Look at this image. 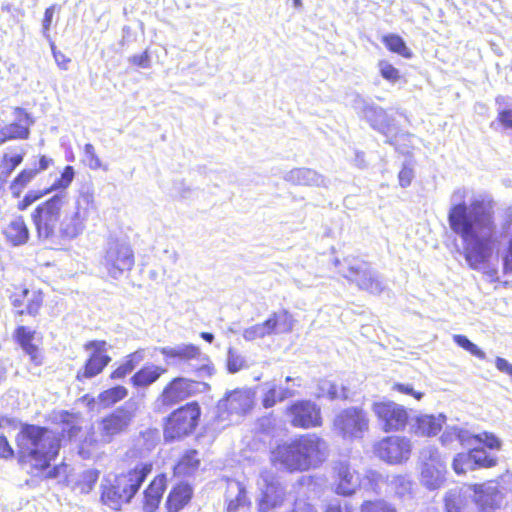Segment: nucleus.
Instances as JSON below:
<instances>
[{"instance_id": "f257e3e1", "label": "nucleus", "mask_w": 512, "mask_h": 512, "mask_svg": "<svg viewBox=\"0 0 512 512\" xmlns=\"http://www.w3.org/2000/svg\"><path fill=\"white\" fill-rule=\"evenodd\" d=\"M469 190H454L450 197L448 222L463 244V255L472 269H479L492 255L497 239L495 202L486 193H477L466 203Z\"/></svg>"}, {"instance_id": "f03ea898", "label": "nucleus", "mask_w": 512, "mask_h": 512, "mask_svg": "<svg viewBox=\"0 0 512 512\" xmlns=\"http://www.w3.org/2000/svg\"><path fill=\"white\" fill-rule=\"evenodd\" d=\"M68 202V194L60 192L33 210L31 221L39 242L53 247L84 232L90 212L96 209L93 191L89 188L80 190L70 208Z\"/></svg>"}, {"instance_id": "7ed1b4c3", "label": "nucleus", "mask_w": 512, "mask_h": 512, "mask_svg": "<svg viewBox=\"0 0 512 512\" xmlns=\"http://www.w3.org/2000/svg\"><path fill=\"white\" fill-rule=\"evenodd\" d=\"M22 461L44 470L59 451L60 441L56 433L35 425H25L16 437Z\"/></svg>"}, {"instance_id": "20e7f679", "label": "nucleus", "mask_w": 512, "mask_h": 512, "mask_svg": "<svg viewBox=\"0 0 512 512\" xmlns=\"http://www.w3.org/2000/svg\"><path fill=\"white\" fill-rule=\"evenodd\" d=\"M151 470L150 463H138L126 472L105 476L101 482L102 503L115 511L129 504Z\"/></svg>"}, {"instance_id": "39448f33", "label": "nucleus", "mask_w": 512, "mask_h": 512, "mask_svg": "<svg viewBox=\"0 0 512 512\" xmlns=\"http://www.w3.org/2000/svg\"><path fill=\"white\" fill-rule=\"evenodd\" d=\"M134 263V251L127 240L108 239L100 259V266L105 269L108 276L119 279L133 268Z\"/></svg>"}, {"instance_id": "423d86ee", "label": "nucleus", "mask_w": 512, "mask_h": 512, "mask_svg": "<svg viewBox=\"0 0 512 512\" xmlns=\"http://www.w3.org/2000/svg\"><path fill=\"white\" fill-rule=\"evenodd\" d=\"M334 265L339 267V274L356 283L359 289L372 294H379L383 291V283L378 275L372 271L369 263L357 257H347L343 261L336 258Z\"/></svg>"}, {"instance_id": "0eeeda50", "label": "nucleus", "mask_w": 512, "mask_h": 512, "mask_svg": "<svg viewBox=\"0 0 512 512\" xmlns=\"http://www.w3.org/2000/svg\"><path fill=\"white\" fill-rule=\"evenodd\" d=\"M160 353L167 359L175 360L174 363H185L197 377L205 378L213 374L214 367L209 357L202 353L198 346L193 344H179L174 347H162ZM173 364V362H167Z\"/></svg>"}, {"instance_id": "6e6552de", "label": "nucleus", "mask_w": 512, "mask_h": 512, "mask_svg": "<svg viewBox=\"0 0 512 512\" xmlns=\"http://www.w3.org/2000/svg\"><path fill=\"white\" fill-rule=\"evenodd\" d=\"M137 409V403L128 400L121 407L102 418L98 426L102 441L109 443L115 436L126 432L136 415Z\"/></svg>"}, {"instance_id": "1a4fd4ad", "label": "nucleus", "mask_w": 512, "mask_h": 512, "mask_svg": "<svg viewBox=\"0 0 512 512\" xmlns=\"http://www.w3.org/2000/svg\"><path fill=\"white\" fill-rule=\"evenodd\" d=\"M355 108L360 111L361 115L370 123L373 129L387 137L388 143L396 147L398 146L399 139L405 135L395 133L394 119L383 108L368 104L361 98L356 100Z\"/></svg>"}, {"instance_id": "9d476101", "label": "nucleus", "mask_w": 512, "mask_h": 512, "mask_svg": "<svg viewBox=\"0 0 512 512\" xmlns=\"http://www.w3.org/2000/svg\"><path fill=\"white\" fill-rule=\"evenodd\" d=\"M200 417V407L192 402L175 410L168 418L164 436L174 440L190 434L197 426Z\"/></svg>"}, {"instance_id": "9b49d317", "label": "nucleus", "mask_w": 512, "mask_h": 512, "mask_svg": "<svg viewBox=\"0 0 512 512\" xmlns=\"http://www.w3.org/2000/svg\"><path fill=\"white\" fill-rule=\"evenodd\" d=\"M257 487V504L260 512H268L283 505L286 491L272 472H261L257 480Z\"/></svg>"}, {"instance_id": "f8f14e48", "label": "nucleus", "mask_w": 512, "mask_h": 512, "mask_svg": "<svg viewBox=\"0 0 512 512\" xmlns=\"http://www.w3.org/2000/svg\"><path fill=\"white\" fill-rule=\"evenodd\" d=\"M421 483L429 490L440 488L445 482L446 463L438 450L425 447L420 453Z\"/></svg>"}, {"instance_id": "ddd939ff", "label": "nucleus", "mask_w": 512, "mask_h": 512, "mask_svg": "<svg viewBox=\"0 0 512 512\" xmlns=\"http://www.w3.org/2000/svg\"><path fill=\"white\" fill-rule=\"evenodd\" d=\"M294 319L287 311L273 312L267 320L244 329L242 336L246 341H255L275 333H289Z\"/></svg>"}, {"instance_id": "4468645a", "label": "nucleus", "mask_w": 512, "mask_h": 512, "mask_svg": "<svg viewBox=\"0 0 512 512\" xmlns=\"http://www.w3.org/2000/svg\"><path fill=\"white\" fill-rule=\"evenodd\" d=\"M333 427L345 439H358L368 430L369 420L361 409L348 408L336 415Z\"/></svg>"}, {"instance_id": "2eb2a0df", "label": "nucleus", "mask_w": 512, "mask_h": 512, "mask_svg": "<svg viewBox=\"0 0 512 512\" xmlns=\"http://www.w3.org/2000/svg\"><path fill=\"white\" fill-rule=\"evenodd\" d=\"M372 411L385 432L403 430L408 423L407 409L396 402H376L372 406Z\"/></svg>"}, {"instance_id": "dca6fc26", "label": "nucleus", "mask_w": 512, "mask_h": 512, "mask_svg": "<svg viewBox=\"0 0 512 512\" xmlns=\"http://www.w3.org/2000/svg\"><path fill=\"white\" fill-rule=\"evenodd\" d=\"M297 450L300 451V458L304 464L305 471L310 468L319 467L328 456V445L325 440L315 434L303 435L293 440Z\"/></svg>"}, {"instance_id": "f3484780", "label": "nucleus", "mask_w": 512, "mask_h": 512, "mask_svg": "<svg viewBox=\"0 0 512 512\" xmlns=\"http://www.w3.org/2000/svg\"><path fill=\"white\" fill-rule=\"evenodd\" d=\"M375 453L389 464H400L409 459L411 442L406 437L388 436L376 444Z\"/></svg>"}, {"instance_id": "a211bd4d", "label": "nucleus", "mask_w": 512, "mask_h": 512, "mask_svg": "<svg viewBox=\"0 0 512 512\" xmlns=\"http://www.w3.org/2000/svg\"><path fill=\"white\" fill-rule=\"evenodd\" d=\"M209 386L205 382L192 381L184 377L173 379L163 390L160 401L163 405H174L188 398L197 391H206Z\"/></svg>"}, {"instance_id": "6ab92c4d", "label": "nucleus", "mask_w": 512, "mask_h": 512, "mask_svg": "<svg viewBox=\"0 0 512 512\" xmlns=\"http://www.w3.org/2000/svg\"><path fill=\"white\" fill-rule=\"evenodd\" d=\"M291 424L300 428H311L321 425V410L310 400L294 402L288 408Z\"/></svg>"}, {"instance_id": "aec40b11", "label": "nucleus", "mask_w": 512, "mask_h": 512, "mask_svg": "<svg viewBox=\"0 0 512 512\" xmlns=\"http://www.w3.org/2000/svg\"><path fill=\"white\" fill-rule=\"evenodd\" d=\"M85 350L90 351V357L87 360L83 372L79 371L78 379L93 378L97 376L111 361L107 354V343L105 341H90L85 344Z\"/></svg>"}, {"instance_id": "412c9836", "label": "nucleus", "mask_w": 512, "mask_h": 512, "mask_svg": "<svg viewBox=\"0 0 512 512\" xmlns=\"http://www.w3.org/2000/svg\"><path fill=\"white\" fill-rule=\"evenodd\" d=\"M15 121L0 128V145L9 140H25L30 135L33 120L23 108L14 109Z\"/></svg>"}, {"instance_id": "4be33fe9", "label": "nucleus", "mask_w": 512, "mask_h": 512, "mask_svg": "<svg viewBox=\"0 0 512 512\" xmlns=\"http://www.w3.org/2000/svg\"><path fill=\"white\" fill-rule=\"evenodd\" d=\"M472 497L479 512H492L498 509L503 500V494L494 482H488L472 488Z\"/></svg>"}, {"instance_id": "5701e85b", "label": "nucleus", "mask_w": 512, "mask_h": 512, "mask_svg": "<svg viewBox=\"0 0 512 512\" xmlns=\"http://www.w3.org/2000/svg\"><path fill=\"white\" fill-rule=\"evenodd\" d=\"M300 456V451L297 450L293 440L277 446L272 451L273 463L290 472L305 471V462L302 461Z\"/></svg>"}, {"instance_id": "b1692460", "label": "nucleus", "mask_w": 512, "mask_h": 512, "mask_svg": "<svg viewBox=\"0 0 512 512\" xmlns=\"http://www.w3.org/2000/svg\"><path fill=\"white\" fill-rule=\"evenodd\" d=\"M366 477L371 482L373 490L377 493L380 492L382 483H386L389 491L399 498H405L411 493L412 482L405 476L394 475L385 480L378 472L368 471Z\"/></svg>"}, {"instance_id": "393cba45", "label": "nucleus", "mask_w": 512, "mask_h": 512, "mask_svg": "<svg viewBox=\"0 0 512 512\" xmlns=\"http://www.w3.org/2000/svg\"><path fill=\"white\" fill-rule=\"evenodd\" d=\"M472 500V487L462 485L449 489L444 495L446 512H469Z\"/></svg>"}, {"instance_id": "a878e982", "label": "nucleus", "mask_w": 512, "mask_h": 512, "mask_svg": "<svg viewBox=\"0 0 512 512\" xmlns=\"http://www.w3.org/2000/svg\"><path fill=\"white\" fill-rule=\"evenodd\" d=\"M446 421V416L438 415H419L410 422V431L417 436L432 437L439 433Z\"/></svg>"}, {"instance_id": "bb28decb", "label": "nucleus", "mask_w": 512, "mask_h": 512, "mask_svg": "<svg viewBox=\"0 0 512 512\" xmlns=\"http://www.w3.org/2000/svg\"><path fill=\"white\" fill-rule=\"evenodd\" d=\"M285 181L294 185L310 187H328L329 180L311 168H294L284 176Z\"/></svg>"}, {"instance_id": "cd10ccee", "label": "nucleus", "mask_w": 512, "mask_h": 512, "mask_svg": "<svg viewBox=\"0 0 512 512\" xmlns=\"http://www.w3.org/2000/svg\"><path fill=\"white\" fill-rule=\"evenodd\" d=\"M334 470L337 475L336 493L344 496L353 494L360 485L358 473L346 462L336 463Z\"/></svg>"}, {"instance_id": "c85d7f7f", "label": "nucleus", "mask_w": 512, "mask_h": 512, "mask_svg": "<svg viewBox=\"0 0 512 512\" xmlns=\"http://www.w3.org/2000/svg\"><path fill=\"white\" fill-rule=\"evenodd\" d=\"M254 403V393L250 389H238L229 393L221 404L232 414H245L251 410Z\"/></svg>"}, {"instance_id": "c756f323", "label": "nucleus", "mask_w": 512, "mask_h": 512, "mask_svg": "<svg viewBox=\"0 0 512 512\" xmlns=\"http://www.w3.org/2000/svg\"><path fill=\"white\" fill-rule=\"evenodd\" d=\"M3 233L6 241L14 247L26 244L30 238L29 229L21 215L14 216L5 227Z\"/></svg>"}, {"instance_id": "7c9ffc66", "label": "nucleus", "mask_w": 512, "mask_h": 512, "mask_svg": "<svg viewBox=\"0 0 512 512\" xmlns=\"http://www.w3.org/2000/svg\"><path fill=\"white\" fill-rule=\"evenodd\" d=\"M166 488V477L158 475L144 491L143 509L145 512H154Z\"/></svg>"}, {"instance_id": "2f4dec72", "label": "nucleus", "mask_w": 512, "mask_h": 512, "mask_svg": "<svg viewBox=\"0 0 512 512\" xmlns=\"http://www.w3.org/2000/svg\"><path fill=\"white\" fill-rule=\"evenodd\" d=\"M35 331L30 330L25 326H19L15 331V338L24 352L30 356L31 361L36 365L42 363L39 349L32 343Z\"/></svg>"}, {"instance_id": "473e14b6", "label": "nucleus", "mask_w": 512, "mask_h": 512, "mask_svg": "<svg viewBox=\"0 0 512 512\" xmlns=\"http://www.w3.org/2000/svg\"><path fill=\"white\" fill-rule=\"evenodd\" d=\"M192 497V488L188 484H179L169 493L167 499L168 512H179L189 503Z\"/></svg>"}, {"instance_id": "72a5a7b5", "label": "nucleus", "mask_w": 512, "mask_h": 512, "mask_svg": "<svg viewBox=\"0 0 512 512\" xmlns=\"http://www.w3.org/2000/svg\"><path fill=\"white\" fill-rule=\"evenodd\" d=\"M165 372L166 368L154 364H149L136 372L132 376L131 382L135 387L145 388L155 383Z\"/></svg>"}, {"instance_id": "f704fd0d", "label": "nucleus", "mask_w": 512, "mask_h": 512, "mask_svg": "<svg viewBox=\"0 0 512 512\" xmlns=\"http://www.w3.org/2000/svg\"><path fill=\"white\" fill-rule=\"evenodd\" d=\"M43 299L42 295L36 291H29L28 289H24L21 295H16L13 299V305L15 307H20L25 305L26 310L19 311L20 314L28 313L30 315H36L42 305Z\"/></svg>"}, {"instance_id": "c9c22d12", "label": "nucleus", "mask_w": 512, "mask_h": 512, "mask_svg": "<svg viewBox=\"0 0 512 512\" xmlns=\"http://www.w3.org/2000/svg\"><path fill=\"white\" fill-rule=\"evenodd\" d=\"M450 436H455L457 442L464 447H476L481 444L482 436L471 434L468 430L458 427H448L441 436V442H448Z\"/></svg>"}, {"instance_id": "e433bc0d", "label": "nucleus", "mask_w": 512, "mask_h": 512, "mask_svg": "<svg viewBox=\"0 0 512 512\" xmlns=\"http://www.w3.org/2000/svg\"><path fill=\"white\" fill-rule=\"evenodd\" d=\"M248 499L244 486L238 481H231L228 483L227 490V511L234 512L240 506H244Z\"/></svg>"}, {"instance_id": "4c0bfd02", "label": "nucleus", "mask_w": 512, "mask_h": 512, "mask_svg": "<svg viewBox=\"0 0 512 512\" xmlns=\"http://www.w3.org/2000/svg\"><path fill=\"white\" fill-rule=\"evenodd\" d=\"M200 465L198 453L195 450L187 451L178 461L174 467V473L177 476H191L194 474Z\"/></svg>"}, {"instance_id": "58836bf2", "label": "nucleus", "mask_w": 512, "mask_h": 512, "mask_svg": "<svg viewBox=\"0 0 512 512\" xmlns=\"http://www.w3.org/2000/svg\"><path fill=\"white\" fill-rule=\"evenodd\" d=\"M497 106V120L506 129H512V98L498 96L495 100Z\"/></svg>"}, {"instance_id": "ea45409f", "label": "nucleus", "mask_w": 512, "mask_h": 512, "mask_svg": "<svg viewBox=\"0 0 512 512\" xmlns=\"http://www.w3.org/2000/svg\"><path fill=\"white\" fill-rule=\"evenodd\" d=\"M317 397H327L333 399H346L348 397L344 387L338 388L333 382L323 379L318 382Z\"/></svg>"}, {"instance_id": "a19ab883", "label": "nucleus", "mask_w": 512, "mask_h": 512, "mask_svg": "<svg viewBox=\"0 0 512 512\" xmlns=\"http://www.w3.org/2000/svg\"><path fill=\"white\" fill-rule=\"evenodd\" d=\"M261 387L263 390L262 405L265 408H271L276 403L284 401V398H281L279 395V386L274 381H267Z\"/></svg>"}, {"instance_id": "79ce46f5", "label": "nucleus", "mask_w": 512, "mask_h": 512, "mask_svg": "<svg viewBox=\"0 0 512 512\" xmlns=\"http://www.w3.org/2000/svg\"><path fill=\"white\" fill-rule=\"evenodd\" d=\"M128 394V390L124 386H116L101 392L98 401L104 407H109L124 399Z\"/></svg>"}, {"instance_id": "37998d69", "label": "nucleus", "mask_w": 512, "mask_h": 512, "mask_svg": "<svg viewBox=\"0 0 512 512\" xmlns=\"http://www.w3.org/2000/svg\"><path fill=\"white\" fill-rule=\"evenodd\" d=\"M24 156L25 150L22 148L19 149V153L13 156L4 154L2 164L0 166V178L3 180L7 179L15 168L22 163Z\"/></svg>"}, {"instance_id": "c03bdc74", "label": "nucleus", "mask_w": 512, "mask_h": 512, "mask_svg": "<svg viewBox=\"0 0 512 512\" xmlns=\"http://www.w3.org/2000/svg\"><path fill=\"white\" fill-rule=\"evenodd\" d=\"M37 173L38 170L36 169H24L21 171L10 185L13 196L19 197L23 189L31 182Z\"/></svg>"}, {"instance_id": "a18cd8bd", "label": "nucleus", "mask_w": 512, "mask_h": 512, "mask_svg": "<svg viewBox=\"0 0 512 512\" xmlns=\"http://www.w3.org/2000/svg\"><path fill=\"white\" fill-rule=\"evenodd\" d=\"M474 469L476 467L490 468L496 465L497 458L477 446L470 450Z\"/></svg>"}, {"instance_id": "49530a36", "label": "nucleus", "mask_w": 512, "mask_h": 512, "mask_svg": "<svg viewBox=\"0 0 512 512\" xmlns=\"http://www.w3.org/2000/svg\"><path fill=\"white\" fill-rule=\"evenodd\" d=\"M382 41L390 51L395 52L405 58L411 57V51L400 36L389 34L384 36Z\"/></svg>"}, {"instance_id": "de8ad7c7", "label": "nucleus", "mask_w": 512, "mask_h": 512, "mask_svg": "<svg viewBox=\"0 0 512 512\" xmlns=\"http://www.w3.org/2000/svg\"><path fill=\"white\" fill-rule=\"evenodd\" d=\"M82 162L92 170L101 168L105 171L107 170V167L102 165L100 158L96 154L94 146L90 143L84 145Z\"/></svg>"}, {"instance_id": "09e8293b", "label": "nucleus", "mask_w": 512, "mask_h": 512, "mask_svg": "<svg viewBox=\"0 0 512 512\" xmlns=\"http://www.w3.org/2000/svg\"><path fill=\"white\" fill-rule=\"evenodd\" d=\"M246 359L237 350L229 348L227 352V369L230 373H237L245 368Z\"/></svg>"}, {"instance_id": "8fccbe9b", "label": "nucleus", "mask_w": 512, "mask_h": 512, "mask_svg": "<svg viewBox=\"0 0 512 512\" xmlns=\"http://www.w3.org/2000/svg\"><path fill=\"white\" fill-rule=\"evenodd\" d=\"M454 342L465 349L466 351L470 352L475 357L484 360L486 358V354L484 351H482L476 344L471 342L466 336L464 335H453Z\"/></svg>"}, {"instance_id": "3c124183", "label": "nucleus", "mask_w": 512, "mask_h": 512, "mask_svg": "<svg viewBox=\"0 0 512 512\" xmlns=\"http://www.w3.org/2000/svg\"><path fill=\"white\" fill-rule=\"evenodd\" d=\"M453 469L457 474H464L468 470H473V462L470 451L468 453H460L453 460Z\"/></svg>"}, {"instance_id": "603ef678", "label": "nucleus", "mask_w": 512, "mask_h": 512, "mask_svg": "<svg viewBox=\"0 0 512 512\" xmlns=\"http://www.w3.org/2000/svg\"><path fill=\"white\" fill-rule=\"evenodd\" d=\"M74 175H75L74 168L72 166H66L64 168L60 178H58L52 184L51 188L49 190L45 191V193H48L52 190H57V189H66L73 181Z\"/></svg>"}, {"instance_id": "864d4df0", "label": "nucleus", "mask_w": 512, "mask_h": 512, "mask_svg": "<svg viewBox=\"0 0 512 512\" xmlns=\"http://www.w3.org/2000/svg\"><path fill=\"white\" fill-rule=\"evenodd\" d=\"M379 71L381 76L389 81L390 83H395L400 78V73L398 69H396L393 65H391L388 61L381 60L378 63Z\"/></svg>"}, {"instance_id": "5fc2aeb1", "label": "nucleus", "mask_w": 512, "mask_h": 512, "mask_svg": "<svg viewBox=\"0 0 512 512\" xmlns=\"http://www.w3.org/2000/svg\"><path fill=\"white\" fill-rule=\"evenodd\" d=\"M361 512H397L394 507L384 501H366L361 505Z\"/></svg>"}, {"instance_id": "6e6d98bb", "label": "nucleus", "mask_w": 512, "mask_h": 512, "mask_svg": "<svg viewBox=\"0 0 512 512\" xmlns=\"http://www.w3.org/2000/svg\"><path fill=\"white\" fill-rule=\"evenodd\" d=\"M285 385H280V397L285 399L291 398L295 396L296 390L295 387L301 386V380L299 378L286 377Z\"/></svg>"}, {"instance_id": "4d7b16f0", "label": "nucleus", "mask_w": 512, "mask_h": 512, "mask_svg": "<svg viewBox=\"0 0 512 512\" xmlns=\"http://www.w3.org/2000/svg\"><path fill=\"white\" fill-rule=\"evenodd\" d=\"M398 178L401 187H408L414 178L413 168L410 167L409 164L405 163L399 172Z\"/></svg>"}, {"instance_id": "13d9d810", "label": "nucleus", "mask_w": 512, "mask_h": 512, "mask_svg": "<svg viewBox=\"0 0 512 512\" xmlns=\"http://www.w3.org/2000/svg\"><path fill=\"white\" fill-rule=\"evenodd\" d=\"M55 10H56V5H51L50 7H48L45 10V13H44V18L42 21V30H43L42 33L46 39H49V37H50L49 30H50V26H51V23L53 20Z\"/></svg>"}, {"instance_id": "bf43d9fd", "label": "nucleus", "mask_w": 512, "mask_h": 512, "mask_svg": "<svg viewBox=\"0 0 512 512\" xmlns=\"http://www.w3.org/2000/svg\"><path fill=\"white\" fill-rule=\"evenodd\" d=\"M44 193H38L36 191H29L24 198L18 202L17 208L20 211L26 210L30 205H32L35 201H37L39 198H41Z\"/></svg>"}, {"instance_id": "052dcab7", "label": "nucleus", "mask_w": 512, "mask_h": 512, "mask_svg": "<svg viewBox=\"0 0 512 512\" xmlns=\"http://www.w3.org/2000/svg\"><path fill=\"white\" fill-rule=\"evenodd\" d=\"M393 390L410 395L416 400H421L424 395L422 392L416 391L411 384L396 383L393 385Z\"/></svg>"}, {"instance_id": "680f3d73", "label": "nucleus", "mask_w": 512, "mask_h": 512, "mask_svg": "<svg viewBox=\"0 0 512 512\" xmlns=\"http://www.w3.org/2000/svg\"><path fill=\"white\" fill-rule=\"evenodd\" d=\"M128 61L140 68H149L151 66V59L147 51L131 56Z\"/></svg>"}, {"instance_id": "e2e57ef3", "label": "nucleus", "mask_w": 512, "mask_h": 512, "mask_svg": "<svg viewBox=\"0 0 512 512\" xmlns=\"http://www.w3.org/2000/svg\"><path fill=\"white\" fill-rule=\"evenodd\" d=\"M290 512H317V510L306 499L297 498Z\"/></svg>"}, {"instance_id": "0e129e2a", "label": "nucleus", "mask_w": 512, "mask_h": 512, "mask_svg": "<svg viewBox=\"0 0 512 512\" xmlns=\"http://www.w3.org/2000/svg\"><path fill=\"white\" fill-rule=\"evenodd\" d=\"M14 456V450L10 446L7 438L0 434V458L11 459Z\"/></svg>"}, {"instance_id": "69168bd1", "label": "nucleus", "mask_w": 512, "mask_h": 512, "mask_svg": "<svg viewBox=\"0 0 512 512\" xmlns=\"http://www.w3.org/2000/svg\"><path fill=\"white\" fill-rule=\"evenodd\" d=\"M145 358V349H138L135 352L129 354L126 358V363L131 365V368L134 370L135 367L144 360Z\"/></svg>"}, {"instance_id": "338daca9", "label": "nucleus", "mask_w": 512, "mask_h": 512, "mask_svg": "<svg viewBox=\"0 0 512 512\" xmlns=\"http://www.w3.org/2000/svg\"><path fill=\"white\" fill-rule=\"evenodd\" d=\"M70 418H72V417L67 413L65 415H63V422L65 423L66 427H63L62 433L67 432L68 437L72 438L77 435L80 428L78 426H76L75 424H73V422L70 420Z\"/></svg>"}, {"instance_id": "774afa93", "label": "nucleus", "mask_w": 512, "mask_h": 512, "mask_svg": "<svg viewBox=\"0 0 512 512\" xmlns=\"http://www.w3.org/2000/svg\"><path fill=\"white\" fill-rule=\"evenodd\" d=\"M51 49H52L53 57H54L57 65L62 70H67L68 63L70 62V59H68L61 51H57L53 44L51 45Z\"/></svg>"}]
</instances>
